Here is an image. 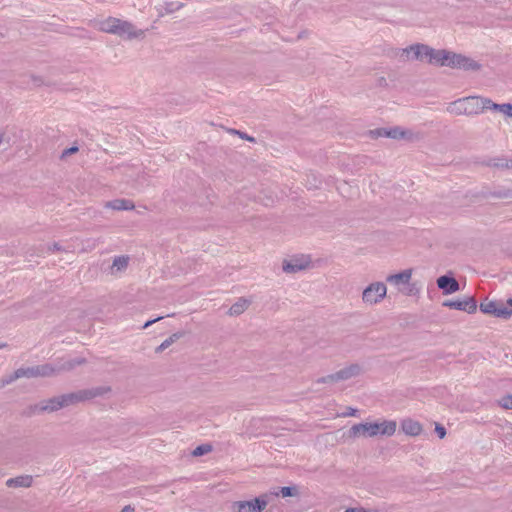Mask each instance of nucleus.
Instances as JSON below:
<instances>
[{
    "mask_svg": "<svg viewBox=\"0 0 512 512\" xmlns=\"http://www.w3.org/2000/svg\"><path fill=\"white\" fill-rule=\"evenodd\" d=\"M486 110V98L480 96H468L457 99L447 106V111L454 115L473 116Z\"/></svg>",
    "mask_w": 512,
    "mask_h": 512,
    "instance_id": "1",
    "label": "nucleus"
},
{
    "mask_svg": "<svg viewBox=\"0 0 512 512\" xmlns=\"http://www.w3.org/2000/svg\"><path fill=\"white\" fill-rule=\"evenodd\" d=\"M413 269H405L396 274H390L386 277V282L394 287L397 292L403 295H412L414 283H412Z\"/></svg>",
    "mask_w": 512,
    "mask_h": 512,
    "instance_id": "2",
    "label": "nucleus"
},
{
    "mask_svg": "<svg viewBox=\"0 0 512 512\" xmlns=\"http://www.w3.org/2000/svg\"><path fill=\"white\" fill-rule=\"evenodd\" d=\"M109 391L110 388L106 386L93 387L89 389L78 390L68 394H63L62 400L64 401L66 407H68L79 402H84L102 396L108 393Z\"/></svg>",
    "mask_w": 512,
    "mask_h": 512,
    "instance_id": "3",
    "label": "nucleus"
},
{
    "mask_svg": "<svg viewBox=\"0 0 512 512\" xmlns=\"http://www.w3.org/2000/svg\"><path fill=\"white\" fill-rule=\"evenodd\" d=\"M444 66L457 69H464L466 71H477L481 68V65L472 58L448 50H446V59H444Z\"/></svg>",
    "mask_w": 512,
    "mask_h": 512,
    "instance_id": "4",
    "label": "nucleus"
},
{
    "mask_svg": "<svg viewBox=\"0 0 512 512\" xmlns=\"http://www.w3.org/2000/svg\"><path fill=\"white\" fill-rule=\"evenodd\" d=\"M269 503L267 494H262L252 500L235 501L231 505L232 512H262Z\"/></svg>",
    "mask_w": 512,
    "mask_h": 512,
    "instance_id": "5",
    "label": "nucleus"
},
{
    "mask_svg": "<svg viewBox=\"0 0 512 512\" xmlns=\"http://www.w3.org/2000/svg\"><path fill=\"white\" fill-rule=\"evenodd\" d=\"M479 309L484 314L492 315L504 320H508L512 316V309H508L501 300L485 299L480 303Z\"/></svg>",
    "mask_w": 512,
    "mask_h": 512,
    "instance_id": "6",
    "label": "nucleus"
},
{
    "mask_svg": "<svg viewBox=\"0 0 512 512\" xmlns=\"http://www.w3.org/2000/svg\"><path fill=\"white\" fill-rule=\"evenodd\" d=\"M446 59V50H436L428 45L418 43V61H426L428 64L444 66Z\"/></svg>",
    "mask_w": 512,
    "mask_h": 512,
    "instance_id": "7",
    "label": "nucleus"
},
{
    "mask_svg": "<svg viewBox=\"0 0 512 512\" xmlns=\"http://www.w3.org/2000/svg\"><path fill=\"white\" fill-rule=\"evenodd\" d=\"M56 369L50 364L37 365L32 367H21L16 369V377L20 378H38L51 377Z\"/></svg>",
    "mask_w": 512,
    "mask_h": 512,
    "instance_id": "8",
    "label": "nucleus"
},
{
    "mask_svg": "<svg viewBox=\"0 0 512 512\" xmlns=\"http://www.w3.org/2000/svg\"><path fill=\"white\" fill-rule=\"evenodd\" d=\"M387 293V287L383 282H374L367 286L362 293V300L366 304L381 302Z\"/></svg>",
    "mask_w": 512,
    "mask_h": 512,
    "instance_id": "9",
    "label": "nucleus"
},
{
    "mask_svg": "<svg viewBox=\"0 0 512 512\" xmlns=\"http://www.w3.org/2000/svg\"><path fill=\"white\" fill-rule=\"evenodd\" d=\"M475 197L480 199H499L506 200L512 199V188L503 185H495L493 187L483 186L476 194Z\"/></svg>",
    "mask_w": 512,
    "mask_h": 512,
    "instance_id": "10",
    "label": "nucleus"
},
{
    "mask_svg": "<svg viewBox=\"0 0 512 512\" xmlns=\"http://www.w3.org/2000/svg\"><path fill=\"white\" fill-rule=\"evenodd\" d=\"M442 305L444 307L464 311L473 314L477 310V301L474 297H464L462 299L445 300Z\"/></svg>",
    "mask_w": 512,
    "mask_h": 512,
    "instance_id": "11",
    "label": "nucleus"
},
{
    "mask_svg": "<svg viewBox=\"0 0 512 512\" xmlns=\"http://www.w3.org/2000/svg\"><path fill=\"white\" fill-rule=\"evenodd\" d=\"M379 427L377 423H358L354 424L349 429V436L353 438H357L360 436L363 437H374L378 435Z\"/></svg>",
    "mask_w": 512,
    "mask_h": 512,
    "instance_id": "12",
    "label": "nucleus"
},
{
    "mask_svg": "<svg viewBox=\"0 0 512 512\" xmlns=\"http://www.w3.org/2000/svg\"><path fill=\"white\" fill-rule=\"evenodd\" d=\"M63 396H56L52 397L50 399L41 401L40 403L36 404L32 409L34 413H43V412H55L58 411L61 408L66 407L64 404V401L62 400Z\"/></svg>",
    "mask_w": 512,
    "mask_h": 512,
    "instance_id": "13",
    "label": "nucleus"
},
{
    "mask_svg": "<svg viewBox=\"0 0 512 512\" xmlns=\"http://www.w3.org/2000/svg\"><path fill=\"white\" fill-rule=\"evenodd\" d=\"M117 22V32H115L114 35L126 37L127 39L143 37L144 31L137 30L132 23L121 19H117Z\"/></svg>",
    "mask_w": 512,
    "mask_h": 512,
    "instance_id": "14",
    "label": "nucleus"
},
{
    "mask_svg": "<svg viewBox=\"0 0 512 512\" xmlns=\"http://www.w3.org/2000/svg\"><path fill=\"white\" fill-rule=\"evenodd\" d=\"M370 134L373 138L378 137H387L392 139H402L406 138L407 135H412L410 131L402 130L399 127L393 128H377L370 131Z\"/></svg>",
    "mask_w": 512,
    "mask_h": 512,
    "instance_id": "15",
    "label": "nucleus"
},
{
    "mask_svg": "<svg viewBox=\"0 0 512 512\" xmlns=\"http://www.w3.org/2000/svg\"><path fill=\"white\" fill-rule=\"evenodd\" d=\"M437 286L445 295L453 294L460 289L458 281L450 275L440 276L437 279Z\"/></svg>",
    "mask_w": 512,
    "mask_h": 512,
    "instance_id": "16",
    "label": "nucleus"
},
{
    "mask_svg": "<svg viewBox=\"0 0 512 512\" xmlns=\"http://www.w3.org/2000/svg\"><path fill=\"white\" fill-rule=\"evenodd\" d=\"M308 266V260L303 258H292L283 262L282 269L285 273L293 274L306 269Z\"/></svg>",
    "mask_w": 512,
    "mask_h": 512,
    "instance_id": "17",
    "label": "nucleus"
},
{
    "mask_svg": "<svg viewBox=\"0 0 512 512\" xmlns=\"http://www.w3.org/2000/svg\"><path fill=\"white\" fill-rule=\"evenodd\" d=\"M482 164L498 170L512 169V158L505 156L490 157L482 161Z\"/></svg>",
    "mask_w": 512,
    "mask_h": 512,
    "instance_id": "18",
    "label": "nucleus"
},
{
    "mask_svg": "<svg viewBox=\"0 0 512 512\" xmlns=\"http://www.w3.org/2000/svg\"><path fill=\"white\" fill-rule=\"evenodd\" d=\"M362 372V368L359 364H350L349 366L344 367L343 369L337 371V377L339 381H346L353 377L360 375Z\"/></svg>",
    "mask_w": 512,
    "mask_h": 512,
    "instance_id": "19",
    "label": "nucleus"
},
{
    "mask_svg": "<svg viewBox=\"0 0 512 512\" xmlns=\"http://www.w3.org/2000/svg\"><path fill=\"white\" fill-rule=\"evenodd\" d=\"M129 256L128 255H121L116 256L113 259L112 265L110 266V273L112 275H116L118 273L124 272L129 264Z\"/></svg>",
    "mask_w": 512,
    "mask_h": 512,
    "instance_id": "20",
    "label": "nucleus"
},
{
    "mask_svg": "<svg viewBox=\"0 0 512 512\" xmlns=\"http://www.w3.org/2000/svg\"><path fill=\"white\" fill-rule=\"evenodd\" d=\"M33 478L30 475H21L10 478L6 481V486L10 488L24 487L28 488L32 485Z\"/></svg>",
    "mask_w": 512,
    "mask_h": 512,
    "instance_id": "21",
    "label": "nucleus"
},
{
    "mask_svg": "<svg viewBox=\"0 0 512 512\" xmlns=\"http://www.w3.org/2000/svg\"><path fill=\"white\" fill-rule=\"evenodd\" d=\"M106 207L117 211L132 210L134 203L127 199H115L106 203Z\"/></svg>",
    "mask_w": 512,
    "mask_h": 512,
    "instance_id": "22",
    "label": "nucleus"
},
{
    "mask_svg": "<svg viewBox=\"0 0 512 512\" xmlns=\"http://www.w3.org/2000/svg\"><path fill=\"white\" fill-rule=\"evenodd\" d=\"M488 109L498 111L509 117H512V104L510 103L497 104L494 103L491 99L486 98V110Z\"/></svg>",
    "mask_w": 512,
    "mask_h": 512,
    "instance_id": "23",
    "label": "nucleus"
},
{
    "mask_svg": "<svg viewBox=\"0 0 512 512\" xmlns=\"http://www.w3.org/2000/svg\"><path fill=\"white\" fill-rule=\"evenodd\" d=\"M250 305V301L246 298H239L229 309L230 316H238L242 314Z\"/></svg>",
    "mask_w": 512,
    "mask_h": 512,
    "instance_id": "24",
    "label": "nucleus"
},
{
    "mask_svg": "<svg viewBox=\"0 0 512 512\" xmlns=\"http://www.w3.org/2000/svg\"><path fill=\"white\" fill-rule=\"evenodd\" d=\"M117 19L118 18L108 17L107 19L100 21L98 24L99 30L105 33L114 34L117 32Z\"/></svg>",
    "mask_w": 512,
    "mask_h": 512,
    "instance_id": "25",
    "label": "nucleus"
},
{
    "mask_svg": "<svg viewBox=\"0 0 512 512\" xmlns=\"http://www.w3.org/2000/svg\"><path fill=\"white\" fill-rule=\"evenodd\" d=\"M377 426L379 427L378 435L392 436L396 431L397 424L392 420H384L377 423Z\"/></svg>",
    "mask_w": 512,
    "mask_h": 512,
    "instance_id": "26",
    "label": "nucleus"
},
{
    "mask_svg": "<svg viewBox=\"0 0 512 512\" xmlns=\"http://www.w3.org/2000/svg\"><path fill=\"white\" fill-rule=\"evenodd\" d=\"M402 431L410 436H416V422L411 419H405L401 423Z\"/></svg>",
    "mask_w": 512,
    "mask_h": 512,
    "instance_id": "27",
    "label": "nucleus"
},
{
    "mask_svg": "<svg viewBox=\"0 0 512 512\" xmlns=\"http://www.w3.org/2000/svg\"><path fill=\"white\" fill-rule=\"evenodd\" d=\"M397 55H399L403 60L416 58V44H412L408 48L398 50Z\"/></svg>",
    "mask_w": 512,
    "mask_h": 512,
    "instance_id": "28",
    "label": "nucleus"
},
{
    "mask_svg": "<svg viewBox=\"0 0 512 512\" xmlns=\"http://www.w3.org/2000/svg\"><path fill=\"white\" fill-rule=\"evenodd\" d=\"M339 382V379L337 377V372L333 374H329L327 376L320 377L316 380V383L321 384H328V383H337Z\"/></svg>",
    "mask_w": 512,
    "mask_h": 512,
    "instance_id": "29",
    "label": "nucleus"
},
{
    "mask_svg": "<svg viewBox=\"0 0 512 512\" xmlns=\"http://www.w3.org/2000/svg\"><path fill=\"white\" fill-rule=\"evenodd\" d=\"M184 6L181 2H167L165 3V13L171 14L175 11L180 10Z\"/></svg>",
    "mask_w": 512,
    "mask_h": 512,
    "instance_id": "30",
    "label": "nucleus"
},
{
    "mask_svg": "<svg viewBox=\"0 0 512 512\" xmlns=\"http://www.w3.org/2000/svg\"><path fill=\"white\" fill-rule=\"evenodd\" d=\"M211 450H212L211 445L202 444L195 448V450L193 451V455L194 456H202V455L209 453Z\"/></svg>",
    "mask_w": 512,
    "mask_h": 512,
    "instance_id": "31",
    "label": "nucleus"
},
{
    "mask_svg": "<svg viewBox=\"0 0 512 512\" xmlns=\"http://www.w3.org/2000/svg\"><path fill=\"white\" fill-rule=\"evenodd\" d=\"M280 493L282 497H292L297 495L298 490L294 486H285L281 488Z\"/></svg>",
    "mask_w": 512,
    "mask_h": 512,
    "instance_id": "32",
    "label": "nucleus"
},
{
    "mask_svg": "<svg viewBox=\"0 0 512 512\" xmlns=\"http://www.w3.org/2000/svg\"><path fill=\"white\" fill-rule=\"evenodd\" d=\"M17 379H20V377H16V370H15L12 374L6 376L5 378H3L1 380L0 387L9 385V384L13 383L14 381H16Z\"/></svg>",
    "mask_w": 512,
    "mask_h": 512,
    "instance_id": "33",
    "label": "nucleus"
},
{
    "mask_svg": "<svg viewBox=\"0 0 512 512\" xmlns=\"http://www.w3.org/2000/svg\"><path fill=\"white\" fill-rule=\"evenodd\" d=\"M78 151H79L78 146L73 145V146H71L70 148L64 149V150L62 151V153H61L60 158H61V159H65L66 157H68V156H70V155H72V154H75V153H77Z\"/></svg>",
    "mask_w": 512,
    "mask_h": 512,
    "instance_id": "34",
    "label": "nucleus"
},
{
    "mask_svg": "<svg viewBox=\"0 0 512 512\" xmlns=\"http://www.w3.org/2000/svg\"><path fill=\"white\" fill-rule=\"evenodd\" d=\"M500 405L505 409H512V395L503 397L500 401Z\"/></svg>",
    "mask_w": 512,
    "mask_h": 512,
    "instance_id": "35",
    "label": "nucleus"
},
{
    "mask_svg": "<svg viewBox=\"0 0 512 512\" xmlns=\"http://www.w3.org/2000/svg\"><path fill=\"white\" fill-rule=\"evenodd\" d=\"M435 432L437 433L440 439H443L446 436V429L443 425L436 423Z\"/></svg>",
    "mask_w": 512,
    "mask_h": 512,
    "instance_id": "36",
    "label": "nucleus"
},
{
    "mask_svg": "<svg viewBox=\"0 0 512 512\" xmlns=\"http://www.w3.org/2000/svg\"><path fill=\"white\" fill-rule=\"evenodd\" d=\"M169 346H171V343H170V341L167 338L155 349V352L156 353H161L165 349H167Z\"/></svg>",
    "mask_w": 512,
    "mask_h": 512,
    "instance_id": "37",
    "label": "nucleus"
},
{
    "mask_svg": "<svg viewBox=\"0 0 512 512\" xmlns=\"http://www.w3.org/2000/svg\"><path fill=\"white\" fill-rule=\"evenodd\" d=\"M357 412H358V410H357V409L352 408V407H347L346 412H343V413H342V416H344V417L356 416V415H357Z\"/></svg>",
    "mask_w": 512,
    "mask_h": 512,
    "instance_id": "38",
    "label": "nucleus"
},
{
    "mask_svg": "<svg viewBox=\"0 0 512 512\" xmlns=\"http://www.w3.org/2000/svg\"><path fill=\"white\" fill-rule=\"evenodd\" d=\"M183 336V333L176 332L168 337V340L170 341L171 345L176 342L178 339H180Z\"/></svg>",
    "mask_w": 512,
    "mask_h": 512,
    "instance_id": "39",
    "label": "nucleus"
},
{
    "mask_svg": "<svg viewBox=\"0 0 512 512\" xmlns=\"http://www.w3.org/2000/svg\"><path fill=\"white\" fill-rule=\"evenodd\" d=\"M47 249L49 252H54V251H60L62 248L58 243L55 242L51 246H48Z\"/></svg>",
    "mask_w": 512,
    "mask_h": 512,
    "instance_id": "40",
    "label": "nucleus"
},
{
    "mask_svg": "<svg viewBox=\"0 0 512 512\" xmlns=\"http://www.w3.org/2000/svg\"><path fill=\"white\" fill-rule=\"evenodd\" d=\"M242 139H246L248 141H254V138L253 137H250L248 136L246 133L244 132H240V131H235Z\"/></svg>",
    "mask_w": 512,
    "mask_h": 512,
    "instance_id": "41",
    "label": "nucleus"
},
{
    "mask_svg": "<svg viewBox=\"0 0 512 512\" xmlns=\"http://www.w3.org/2000/svg\"><path fill=\"white\" fill-rule=\"evenodd\" d=\"M162 318H163L162 316H159V317H157V318H155V319H153V320H149V321H147V322L143 325V328H148L150 325H152L153 323H155V322H157V321L161 320Z\"/></svg>",
    "mask_w": 512,
    "mask_h": 512,
    "instance_id": "42",
    "label": "nucleus"
},
{
    "mask_svg": "<svg viewBox=\"0 0 512 512\" xmlns=\"http://www.w3.org/2000/svg\"><path fill=\"white\" fill-rule=\"evenodd\" d=\"M135 511V508L131 505H126L123 507L122 511L121 512H134Z\"/></svg>",
    "mask_w": 512,
    "mask_h": 512,
    "instance_id": "43",
    "label": "nucleus"
},
{
    "mask_svg": "<svg viewBox=\"0 0 512 512\" xmlns=\"http://www.w3.org/2000/svg\"><path fill=\"white\" fill-rule=\"evenodd\" d=\"M33 82L35 85L39 86L43 83L42 79L40 77L32 76Z\"/></svg>",
    "mask_w": 512,
    "mask_h": 512,
    "instance_id": "44",
    "label": "nucleus"
},
{
    "mask_svg": "<svg viewBox=\"0 0 512 512\" xmlns=\"http://www.w3.org/2000/svg\"><path fill=\"white\" fill-rule=\"evenodd\" d=\"M344 512H359V508H348Z\"/></svg>",
    "mask_w": 512,
    "mask_h": 512,
    "instance_id": "45",
    "label": "nucleus"
},
{
    "mask_svg": "<svg viewBox=\"0 0 512 512\" xmlns=\"http://www.w3.org/2000/svg\"><path fill=\"white\" fill-rule=\"evenodd\" d=\"M506 304L509 306V307H507L508 309H512V298H509V299L506 301Z\"/></svg>",
    "mask_w": 512,
    "mask_h": 512,
    "instance_id": "46",
    "label": "nucleus"
},
{
    "mask_svg": "<svg viewBox=\"0 0 512 512\" xmlns=\"http://www.w3.org/2000/svg\"><path fill=\"white\" fill-rule=\"evenodd\" d=\"M359 512H370V511H368V510H366L364 508H359Z\"/></svg>",
    "mask_w": 512,
    "mask_h": 512,
    "instance_id": "47",
    "label": "nucleus"
},
{
    "mask_svg": "<svg viewBox=\"0 0 512 512\" xmlns=\"http://www.w3.org/2000/svg\"><path fill=\"white\" fill-rule=\"evenodd\" d=\"M417 429H418V435H419L421 433V426L419 423H418Z\"/></svg>",
    "mask_w": 512,
    "mask_h": 512,
    "instance_id": "48",
    "label": "nucleus"
},
{
    "mask_svg": "<svg viewBox=\"0 0 512 512\" xmlns=\"http://www.w3.org/2000/svg\"><path fill=\"white\" fill-rule=\"evenodd\" d=\"M5 346H6V344H0V349L5 347Z\"/></svg>",
    "mask_w": 512,
    "mask_h": 512,
    "instance_id": "49",
    "label": "nucleus"
}]
</instances>
